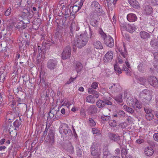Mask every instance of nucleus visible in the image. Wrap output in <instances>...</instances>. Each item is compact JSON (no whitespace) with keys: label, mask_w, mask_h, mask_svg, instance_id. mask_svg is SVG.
I'll return each mask as SVG.
<instances>
[{"label":"nucleus","mask_w":158,"mask_h":158,"mask_svg":"<svg viewBox=\"0 0 158 158\" xmlns=\"http://www.w3.org/2000/svg\"><path fill=\"white\" fill-rule=\"evenodd\" d=\"M92 131L93 134H95L96 135H98L101 134L100 131L98 130V129H97L96 128H93L92 129Z\"/></svg>","instance_id":"47"},{"label":"nucleus","mask_w":158,"mask_h":158,"mask_svg":"<svg viewBox=\"0 0 158 158\" xmlns=\"http://www.w3.org/2000/svg\"><path fill=\"white\" fill-rule=\"evenodd\" d=\"M86 101L90 103H94L95 102V99L94 96L89 95L86 97Z\"/></svg>","instance_id":"23"},{"label":"nucleus","mask_w":158,"mask_h":158,"mask_svg":"<svg viewBox=\"0 0 158 158\" xmlns=\"http://www.w3.org/2000/svg\"><path fill=\"white\" fill-rule=\"evenodd\" d=\"M96 104L98 108H102L105 106L104 100L101 99H99L96 102Z\"/></svg>","instance_id":"28"},{"label":"nucleus","mask_w":158,"mask_h":158,"mask_svg":"<svg viewBox=\"0 0 158 158\" xmlns=\"http://www.w3.org/2000/svg\"><path fill=\"white\" fill-rule=\"evenodd\" d=\"M104 41L105 44L108 47L111 48L114 46V39L110 35H107V37Z\"/></svg>","instance_id":"7"},{"label":"nucleus","mask_w":158,"mask_h":158,"mask_svg":"<svg viewBox=\"0 0 158 158\" xmlns=\"http://www.w3.org/2000/svg\"><path fill=\"white\" fill-rule=\"evenodd\" d=\"M109 125L112 127H115L117 125L116 121L113 120H110L109 121Z\"/></svg>","instance_id":"41"},{"label":"nucleus","mask_w":158,"mask_h":158,"mask_svg":"<svg viewBox=\"0 0 158 158\" xmlns=\"http://www.w3.org/2000/svg\"><path fill=\"white\" fill-rule=\"evenodd\" d=\"M61 14L64 16V17L67 19L69 16H73L71 12V9L70 8L69 9L68 7H64V8H63L62 10L61 11Z\"/></svg>","instance_id":"11"},{"label":"nucleus","mask_w":158,"mask_h":158,"mask_svg":"<svg viewBox=\"0 0 158 158\" xmlns=\"http://www.w3.org/2000/svg\"><path fill=\"white\" fill-rule=\"evenodd\" d=\"M92 94H93L96 98H98L99 97L98 93L95 90L94 91V92Z\"/></svg>","instance_id":"61"},{"label":"nucleus","mask_w":158,"mask_h":158,"mask_svg":"<svg viewBox=\"0 0 158 158\" xmlns=\"http://www.w3.org/2000/svg\"><path fill=\"white\" fill-rule=\"evenodd\" d=\"M21 121L20 120H16L13 123V125L15 127V129L17 130V128H18L21 124Z\"/></svg>","instance_id":"36"},{"label":"nucleus","mask_w":158,"mask_h":158,"mask_svg":"<svg viewBox=\"0 0 158 158\" xmlns=\"http://www.w3.org/2000/svg\"><path fill=\"white\" fill-rule=\"evenodd\" d=\"M122 158H126L127 151L125 148H123L121 151Z\"/></svg>","instance_id":"43"},{"label":"nucleus","mask_w":158,"mask_h":158,"mask_svg":"<svg viewBox=\"0 0 158 158\" xmlns=\"http://www.w3.org/2000/svg\"><path fill=\"white\" fill-rule=\"evenodd\" d=\"M153 138L155 141L158 142V133H155L154 134Z\"/></svg>","instance_id":"64"},{"label":"nucleus","mask_w":158,"mask_h":158,"mask_svg":"<svg viewBox=\"0 0 158 158\" xmlns=\"http://www.w3.org/2000/svg\"><path fill=\"white\" fill-rule=\"evenodd\" d=\"M146 119L149 121L153 119L154 118V116L152 113L146 114L145 115Z\"/></svg>","instance_id":"39"},{"label":"nucleus","mask_w":158,"mask_h":158,"mask_svg":"<svg viewBox=\"0 0 158 158\" xmlns=\"http://www.w3.org/2000/svg\"><path fill=\"white\" fill-rule=\"evenodd\" d=\"M144 63L142 62L140 63L137 66L138 70L141 73H143L144 71Z\"/></svg>","instance_id":"27"},{"label":"nucleus","mask_w":158,"mask_h":158,"mask_svg":"<svg viewBox=\"0 0 158 158\" xmlns=\"http://www.w3.org/2000/svg\"><path fill=\"white\" fill-rule=\"evenodd\" d=\"M98 109L96 106L92 105L89 106L87 111L89 114H95L97 113Z\"/></svg>","instance_id":"15"},{"label":"nucleus","mask_w":158,"mask_h":158,"mask_svg":"<svg viewBox=\"0 0 158 158\" xmlns=\"http://www.w3.org/2000/svg\"><path fill=\"white\" fill-rule=\"evenodd\" d=\"M128 2L133 8L138 9L139 7V3L135 0H128Z\"/></svg>","instance_id":"21"},{"label":"nucleus","mask_w":158,"mask_h":158,"mask_svg":"<svg viewBox=\"0 0 158 158\" xmlns=\"http://www.w3.org/2000/svg\"><path fill=\"white\" fill-rule=\"evenodd\" d=\"M99 19V17L97 14L95 16H93L90 21V24L93 27H97L98 25V20Z\"/></svg>","instance_id":"13"},{"label":"nucleus","mask_w":158,"mask_h":158,"mask_svg":"<svg viewBox=\"0 0 158 158\" xmlns=\"http://www.w3.org/2000/svg\"><path fill=\"white\" fill-rule=\"evenodd\" d=\"M139 36L143 40H148L150 38V34L145 31H142L139 32Z\"/></svg>","instance_id":"16"},{"label":"nucleus","mask_w":158,"mask_h":158,"mask_svg":"<svg viewBox=\"0 0 158 158\" xmlns=\"http://www.w3.org/2000/svg\"><path fill=\"white\" fill-rule=\"evenodd\" d=\"M101 119L104 122L109 121L110 119V117L108 115L102 116L101 117Z\"/></svg>","instance_id":"44"},{"label":"nucleus","mask_w":158,"mask_h":158,"mask_svg":"<svg viewBox=\"0 0 158 158\" xmlns=\"http://www.w3.org/2000/svg\"><path fill=\"white\" fill-rule=\"evenodd\" d=\"M120 86L119 85L117 84H114L112 86L110 87V89H113L114 91V92L117 91L119 90V88Z\"/></svg>","instance_id":"34"},{"label":"nucleus","mask_w":158,"mask_h":158,"mask_svg":"<svg viewBox=\"0 0 158 158\" xmlns=\"http://www.w3.org/2000/svg\"><path fill=\"white\" fill-rule=\"evenodd\" d=\"M150 44L151 46L154 48H158V40L156 39H153L150 42Z\"/></svg>","instance_id":"24"},{"label":"nucleus","mask_w":158,"mask_h":158,"mask_svg":"<svg viewBox=\"0 0 158 158\" xmlns=\"http://www.w3.org/2000/svg\"><path fill=\"white\" fill-rule=\"evenodd\" d=\"M48 139L49 141V143L52 145L54 143V134L52 131H49L46 140Z\"/></svg>","instance_id":"14"},{"label":"nucleus","mask_w":158,"mask_h":158,"mask_svg":"<svg viewBox=\"0 0 158 158\" xmlns=\"http://www.w3.org/2000/svg\"><path fill=\"white\" fill-rule=\"evenodd\" d=\"M11 10L10 8H8L5 13L6 16H8L10 15L11 12Z\"/></svg>","instance_id":"58"},{"label":"nucleus","mask_w":158,"mask_h":158,"mask_svg":"<svg viewBox=\"0 0 158 158\" xmlns=\"http://www.w3.org/2000/svg\"><path fill=\"white\" fill-rule=\"evenodd\" d=\"M70 8V9H71V12H72V14L73 15L81 9L80 7H79L77 6L74 5L72 7L71 6Z\"/></svg>","instance_id":"29"},{"label":"nucleus","mask_w":158,"mask_h":158,"mask_svg":"<svg viewBox=\"0 0 158 158\" xmlns=\"http://www.w3.org/2000/svg\"><path fill=\"white\" fill-rule=\"evenodd\" d=\"M124 50H120L119 52L121 55L124 58V59H122L120 58H118V61L119 63L120 64H122L124 61H126L127 60V52L126 50V48L125 45H124Z\"/></svg>","instance_id":"6"},{"label":"nucleus","mask_w":158,"mask_h":158,"mask_svg":"<svg viewBox=\"0 0 158 158\" xmlns=\"http://www.w3.org/2000/svg\"><path fill=\"white\" fill-rule=\"evenodd\" d=\"M135 105L136 107L139 109H140L142 107V105L141 103L139 102L137 99H136L135 101Z\"/></svg>","instance_id":"46"},{"label":"nucleus","mask_w":158,"mask_h":158,"mask_svg":"<svg viewBox=\"0 0 158 158\" xmlns=\"http://www.w3.org/2000/svg\"><path fill=\"white\" fill-rule=\"evenodd\" d=\"M82 65L80 62H77L75 66V69L77 73L81 71L82 69Z\"/></svg>","instance_id":"26"},{"label":"nucleus","mask_w":158,"mask_h":158,"mask_svg":"<svg viewBox=\"0 0 158 158\" xmlns=\"http://www.w3.org/2000/svg\"><path fill=\"white\" fill-rule=\"evenodd\" d=\"M92 9L95 10L97 13H101L103 12L102 8L99 3L96 1H93L91 5Z\"/></svg>","instance_id":"5"},{"label":"nucleus","mask_w":158,"mask_h":158,"mask_svg":"<svg viewBox=\"0 0 158 158\" xmlns=\"http://www.w3.org/2000/svg\"><path fill=\"white\" fill-rule=\"evenodd\" d=\"M57 64V61L56 59H50L47 63V67L49 69L52 70L56 68Z\"/></svg>","instance_id":"8"},{"label":"nucleus","mask_w":158,"mask_h":158,"mask_svg":"<svg viewBox=\"0 0 158 158\" xmlns=\"http://www.w3.org/2000/svg\"><path fill=\"white\" fill-rule=\"evenodd\" d=\"M76 152L77 155L79 157L81 156L82 154V149L79 147L77 148Z\"/></svg>","instance_id":"49"},{"label":"nucleus","mask_w":158,"mask_h":158,"mask_svg":"<svg viewBox=\"0 0 158 158\" xmlns=\"http://www.w3.org/2000/svg\"><path fill=\"white\" fill-rule=\"evenodd\" d=\"M148 81L150 85L154 87L158 86V81L154 76H150L148 78Z\"/></svg>","instance_id":"12"},{"label":"nucleus","mask_w":158,"mask_h":158,"mask_svg":"<svg viewBox=\"0 0 158 158\" xmlns=\"http://www.w3.org/2000/svg\"><path fill=\"white\" fill-rule=\"evenodd\" d=\"M113 57V52L110 51H108L104 57V62L106 63L110 62L112 60Z\"/></svg>","instance_id":"9"},{"label":"nucleus","mask_w":158,"mask_h":158,"mask_svg":"<svg viewBox=\"0 0 158 158\" xmlns=\"http://www.w3.org/2000/svg\"><path fill=\"white\" fill-rule=\"evenodd\" d=\"M83 3V2L82 0H79L76 2L74 4V5H76L79 7H80L81 8L82 6Z\"/></svg>","instance_id":"42"},{"label":"nucleus","mask_w":158,"mask_h":158,"mask_svg":"<svg viewBox=\"0 0 158 158\" xmlns=\"http://www.w3.org/2000/svg\"><path fill=\"white\" fill-rule=\"evenodd\" d=\"M114 99L117 101L119 102H122L123 100L122 99V94H119L114 97Z\"/></svg>","instance_id":"35"},{"label":"nucleus","mask_w":158,"mask_h":158,"mask_svg":"<svg viewBox=\"0 0 158 158\" xmlns=\"http://www.w3.org/2000/svg\"><path fill=\"white\" fill-rule=\"evenodd\" d=\"M127 102L130 106L132 105L133 106H134L133 105L134 104L135 101H134V99L132 98L129 97L127 99Z\"/></svg>","instance_id":"33"},{"label":"nucleus","mask_w":158,"mask_h":158,"mask_svg":"<svg viewBox=\"0 0 158 158\" xmlns=\"http://www.w3.org/2000/svg\"><path fill=\"white\" fill-rule=\"evenodd\" d=\"M104 102L105 106L106 104L109 105H111L112 104V103L110 101L107 100H104Z\"/></svg>","instance_id":"63"},{"label":"nucleus","mask_w":158,"mask_h":158,"mask_svg":"<svg viewBox=\"0 0 158 158\" xmlns=\"http://www.w3.org/2000/svg\"><path fill=\"white\" fill-rule=\"evenodd\" d=\"M128 24H127L126 23H121L120 24L121 28L123 30H126L127 29V26Z\"/></svg>","instance_id":"55"},{"label":"nucleus","mask_w":158,"mask_h":158,"mask_svg":"<svg viewBox=\"0 0 158 158\" xmlns=\"http://www.w3.org/2000/svg\"><path fill=\"white\" fill-rule=\"evenodd\" d=\"M88 123L91 127H94L96 125V123L94 120L91 118H89Z\"/></svg>","instance_id":"45"},{"label":"nucleus","mask_w":158,"mask_h":158,"mask_svg":"<svg viewBox=\"0 0 158 158\" xmlns=\"http://www.w3.org/2000/svg\"><path fill=\"white\" fill-rule=\"evenodd\" d=\"M37 84H38L39 85L40 84L41 85H44L45 86V79L44 78H43L40 77V80L39 82H37Z\"/></svg>","instance_id":"51"},{"label":"nucleus","mask_w":158,"mask_h":158,"mask_svg":"<svg viewBox=\"0 0 158 158\" xmlns=\"http://www.w3.org/2000/svg\"><path fill=\"white\" fill-rule=\"evenodd\" d=\"M101 152H99L96 153L94 155H91L93 156V158H100V155Z\"/></svg>","instance_id":"60"},{"label":"nucleus","mask_w":158,"mask_h":158,"mask_svg":"<svg viewBox=\"0 0 158 158\" xmlns=\"http://www.w3.org/2000/svg\"><path fill=\"white\" fill-rule=\"evenodd\" d=\"M94 37V34L93 32L91 31V30L89 29V38L90 39H93Z\"/></svg>","instance_id":"62"},{"label":"nucleus","mask_w":158,"mask_h":158,"mask_svg":"<svg viewBox=\"0 0 158 158\" xmlns=\"http://www.w3.org/2000/svg\"><path fill=\"white\" fill-rule=\"evenodd\" d=\"M73 101H67L66 102H65L63 105H64L67 106L68 107L70 106L73 104Z\"/></svg>","instance_id":"54"},{"label":"nucleus","mask_w":158,"mask_h":158,"mask_svg":"<svg viewBox=\"0 0 158 158\" xmlns=\"http://www.w3.org/2000/svg\"><path fill=\"white\" fill-rule=\"evenodd\" d=\"M127 29H126V30L131 32H133V31L134 30V28L131 25L128 24L127 25Z\"/></svg>","instance_id":"50"},{"label":"nucleus","mask_w":158,"mask_h":158,"mask_svg":"<svg viewBox=\"0 0 158 158\" xmlns=\"http://www.w3.org/2000/svg\"><path fill=\"white\" fill-rule=\"evenodd\" d=\"M91 87L94 89H96L98 87V83L96 81L93 82L91 85Z\"/></svg>","instance_id":"57"},{"label":"nucleus","mask_w":158,"mask_h":158,"mask_svg":"<svg viewBox=\"0 0 158 158\" xmlns=\"http://www.w3.org/2000/svg\"><path fill=\"white\" fill-rule=\"evenodd\" d=\"M123 108L127 112L131 114H133L134 113V110L132 108L127 106L126 105L123 106Z\"/></svg>","instance_id":"30"},{"label":"nucleus","mask_w":158,"mask_h":158,"mask_svg":"<svg viewBox=\"0 0 158 158\" xmlns=\"http://www.w3.org/2000/svg\"><path fill=\"white\" fill-rule=\"evenodd\" d=\"M103 153V158H107L108 156L110 155L109 152L106 149L104 150Z\"/></svg>","instance_id":"48"},{"label":"nucleus","mask_w":158,"mask_h":158,"mask_svg":"<svg viewBox=\"0 0 158 158\" xmlns=\"http://www.w3.org/2000/svg\"><path fill=\"white\" fill-rule=\"evenodd\" d=\"M22 15L28 19L32 18L33 16V15L30 13V11L26 9L23 10Z\"/></svg>","instance_id":"20"},{"label":"nucleus","mask_w":158,"mask_h":158,"mask_svg":"<svg viewBox=\"0 0 158 158\" xmlns=\"http://www.w3.org/2000/svg\"><path fill=\"white\" fill-rule=\"evenodd\" d=\"M109 138L114 141H117L120 139V136L118 134L110 133L108 134Z\"/></svg>","instance_id":"18"},{"label":"nucleus","mask_w":158,"mask_h":158,"mask_svg":"<svg viewBox=\"0 0 158 158\" xmlns=\"http://www.w3.org/2000/svg\"><path fill=\"white\" fill-rule=\"evenodd\" d=\"M6 74L5 73H2L0 76V81L2 82H3L4 81Z\"/></svg>","instance_id":"59"},{"label":"nucleus","mask_w":158,"mask_h":158,"mask_svg":"<svg viewBox=\"0 0 158 158\" xmlns=\"http://www.w3.org/2000/svg\"><path fill=\"white\" fill-rule=\"evenodd\" d=\"M90 152L91 155H94L96 153L101 152L96 143L94 142L92 143L90 147Z\"/></svg>","instance_id":"10"},{"label":"nucleus","mask_w":158,"mask_h":158,"mask_svg":"<svg viewBox=\"0 0 158 158\" xmlns=\"http://www.w3.org/2000/svg\"><path fill=\"white\" fill-rule=\"evenodd\" d=\"M94 48L97 49H101L103 48L102 43L99 41H97L94 42Z\"/></svg>","instance_id":"25"},{"label":"nucleus","mask_w":158,"mask_h":158,"mask_svg":"<svg viewBox=\"0 0 158 158\" xmlns=\"http://www.w3.org/2000/svg\"><path fill=\"white\" fill-rule=\"evenodd\" d=\"M138 81L140 84L144 85L147 82V80L145 77H141L138 78Z\"/></svg>","instance_id":"31"},{"label":"nucleus","mask_w":158,"mask_h":158,"mask_svg":"<svg viewBox=\"0 0 158 158\" xmlns=\"http://www.w3.org/2000/svg\"><path fill=\"white\" fill-rule=\"evenodd\" d=\"M99 34L101 35V38L104 40L107 37L106 34L104 32L102 29H101L99 31Z\"/></svg>","instance_id":"37"},{"label":"nucleus","mask_w":158,"mask_h":158,"mask_svg":"<svg viewBox=\"0 0 158 158\" xmlns=\"http://www.w3.org/2000/svg\"><path fill=\"white\" fill-rule=\"evenodd\" d=\"M144 153L147 156H151L153 155L154 151L152 147H147L144 149Z\"/></svg>","instance_id":"17"},{"label":"nucleus","mask_w":158,"mask_h":158,"mask_svg":"<svg viewBox=\"0 0 158 158\" xmlns=\"http://www.w3.org/2000/svg\"><path fill=\"white\" fill-rule=\"evenodd\" d=\"M127 20L129 22H133L137 20V17L135 14L130 13L127 15Z\"/></svg>","instance_id":"19"},{"label":"nucleus","mask_w":158,"mask_h":158,"mask_svg":"<svg viewBox=\"0 0 158 158\" xmlns=\"http://www.w3.org/2000/svg\"><path fill=\"white\" fill-rule=\"evenodd\" d=\"M118 115L119 117L120 118H123L125 115V112L122 110H120L118 112Z\"/></svg>","instance_id":"53"},{"label":"nucleus","mask_w":158,"mask_h":158,"mask_svg":"<svg viewBox=\"0 0 158 158\" xmlns=\"http://www.w3.org/2000/svg\"><path fill=\"white\" fill-rule=\"evenodd\" d=\"M106 1L107 6L109 8L112 4L114 6L117 2V0H106Z\"/></svg>","instance_id":"32"},{"label":"nucleus","mask_w":158,"mask_h":158,"mask_svg":"<svg viewBox=\"0 0 158 158\" xmlns=\"http://www.w3.org/2000/svg\"><path fill=\"white\" fill-rule=\"evenodd\" d=\"M123 69L124 71L126 72V74L129 76L131 75V73L130 71H128V68L126 67L125 66L123 67Z\"/></svg>","instance_id":"52"},{"label":"nucleus","mask_w":158,"mask_h":158,"mask_svg":"<svg viewBox=\"0 0 158 158\" xmlns=\"http://www.w3.org/2000/svg\"><path fill=\"white\" fill-rule=\"evenodd\" d=\"M152 9L150 6H147L145 7L144 12L147 15H150L152 12Z\"/></svg>","instance_id":"22"},{"label":"nucleus","mask_w":158,"mask_h":158,"mask_svg":"<svg viewBox=\"0 0 158 158\" xmlns=\"http://www.w3.org/2000/svg\"><path fill=\"white\" fill-rule=\"evenodd\" d=\"M59 131L62 135H65L67 139H69L72 136V132L69 128L68 125L65 123L62 124L59 127Z\"/></svg>","instance_id":"2"},{"label":"nucleus","mask_w":158,"mask_h":158,"mask_svg":"<svg viewBox=\"0 0 158 158\" xmlns=\"http://www.w3.org/2000/svg\"><path fill=\"white\" fill-rule=\"evenodd\" d=\"M21 23L19 22L17 23H13V25L14 27H15L16 29H18L19 30H20V28H21Z\"/></svg>","instance_id":"38"},{"label":"nucleus","mask_w":158,"mask_h":158,"mask_svg":"<svg viewBox=\"0 0 158 158\" xmlns=\"http://www.w3.org/2000/svg\"><path fill=\"white\" fill-rule=\"evenodd\" d=\"M144 142V139H143L139 138L137 139L135 141L136 143L138 144H140L143 143Z\"/></svg>","instance_id":"56"},{"label":"nucleus","mask_w":158,"mask_h":158,"mask_svg":"<svg viewBox=\"0 0 158 158\" xmlns=\"http://www.w3.org/2000/svg\"><path fill=\"white\" fill-rule=\"evenodd\" d=\"M152 93L153 92L152 90L144 89L140 92L139 96L140 98L149 101L152 98Z\"/></svg>","instance_id":"3"},{"label":"nucleus","mask_w":158,"mask_h":158,"mask_svg":"<svg viewBox=\"0 0 158 158\" xmlns=\"http://www.w3.org/2000/svg\"><path fill=\"white\" fill-rule=\"evenodd\" d=\"M89 38L85 34H82L77 35L73 42L74 46L79 48L85 46L88 41Z\"/></svg>","instance_id":"1"},{"label":"nucleus","mask_w":158,"mask_h":158,"mask_svg":"<svg viewBox=\"0 0 158 158\" xmlns=\"http://www.w3.org/2000/svg\"><path fill=\"white\" fill-rule=\"evenodd\" d=\"M71 54V47L69 46H67L64 48L62 53V59L66 60L70 57Z\"/></svg>","instance_id":"4"},{"label":"nucleus","mask_w":158,"mask_h":158,"mask_svg":"<svg viewBox=\"0 0 158 158\" xmlns=\"http://www.w3.org/2000/svg\"><path fill=\"white\" fill-rule=\"evenodd\" d=\"M72 26H73L74 30L77 31L79 30V27L78 23L75 21H73L71 23Z\"/></svg>","instance_id":"40"}]
</instances>
